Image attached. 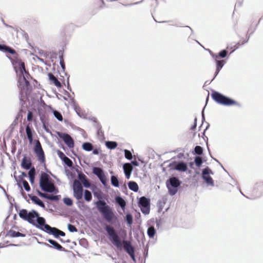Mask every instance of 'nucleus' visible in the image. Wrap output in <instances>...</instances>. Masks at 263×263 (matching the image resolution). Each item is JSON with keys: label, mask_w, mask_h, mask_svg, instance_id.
<instances>
[{"label": "nucleus", "mask_w": 263, "mask_h": 263, "mask_svg": "<svg viewBox=\"0 0 263 263\" xmlns=\"http://www.w3.org/2000/svg\"><path fill=\"white\" fill-rule=\"evenodd\" d=\"M34 152L36 154L38 160L41 162H44L45 161L44 152L42 149L40 142L38 140L36 141L34 145Z\"/></svg>", "instance_id": "12"}, {"label": "nucleus", "mask_w": 263, "mask_h": 263, "mask_svg": "<svg viewBox=\"0 0 263 263\" xmlns=\"http://www.w3.org/2000/svg\"><path fill=\"white\" fill-rule=\"evenodd\" d=\"M171 168L179 171L185 172L187 170V165L186 163L183 161H174L169 164Z\"/></svg>", "instance_id": "14"}, {"label": "nucleus", "mask_w": 263, "mask_h": 263, "mask_svg": "<svg viewBox=\"0 0 263 263\" xmlns=\"http://www.w3.org/2000/svg\"><path fill=\"white\" fill-rule=\"evenodd\" d=\"M84 199L87 202L90 201L92 199V195L89 191L87 190H85Z\"/></svg>", "instance_id": "32"}, {"label": "nucleus", "mask_w": 263, "mask_h": 263, "mask_svg": "<svg viewBox=\"0 0 263 263\" xmlns=\"http://www.w3.org/2000/svg\"><path fill=\"white\" fill-rule=\"evenodd\" d=\"M256 185L257 189H258V188H261L263 190V182H258L256 184Z\"/></svg>", "instance_id": "52"}, {"label": "nucleus", "mask_w": 263, "mask_h": 263, "mask_svg": "<svg viewBox=\"0 0 263 263\" xmlns=\"http://www.w3.org/2000/svg\"><path fill=\"white\" fill-rule=\"evenodd\" d=\"M42 124H43V128L44 129V130L47 132V133H49V129H48V127L46 125V124H47V122H42Z\"/></svg>", "instance_id": "49"}, {"label": "nucleus", "mask_w": 263, "mask_h": 263, "mask_svg": "<svg viewBox=\"0 0 263 263\" xmlns=\"http://www.w3.org/2000/svg\"><path fill=\"white\" fill-rule=\"evenodd\" d=\"M47 240L51 245V247H53L54 249L60 251L64 250V248H63L62 246L60 245L57 241L51 239H49Z\"/></svg>", "instance_id": "21"}, {"label": "nucleus", "mask_w": 263, "mask_h": 263, "mask_svg": "<svg viewBox=\"0 0 263 263\" xmlns=\"http://www.w3.org/2000/svg\"><path fill=\"white\" fill-rule=\"evenodd\" d=\"M60 195H53L52 194H47V199L51 201H58L60 200Z\"/></svg>", "instance_id": "31"}, {"label": "nucleus", "mask_w": 263, "mask_h": 263, "mask_svg": "<svg viewBox=\"0 0 263 263\" xmlns=\"http://www.w3.org/2000/svg\"><path fill=\"white\" fill-rule=\"evenodd\" d=\"M7 57L11 60L15 72H17V69L20 70L21 76L18 79V83L21 85L22 81L28 80L30 77L29 72L26 70L25 63L17 58L12 59L10 57Z\"/></svg>", "instance_id": "5"}, {"label": "nucleus", "mask_w": 263, "mask_h": 263, "mask_svg": "<svg viewBox=\"0 0 263 263\" xmlns=\"http://www.w3.org/2000/svg\"><path fill=\"white\" fill-rule=\"evenodd\" d=\"M59 236H65V232H63L62 231L60 230V231L59 232Z\"/></svg>", "instance_id": "60"}, {"label": "nucleus", "mask_w": 263, "mask_h": 263, "mask_svg": "<svg viewBox=\"0 0 263 263\" xmlns=\"http://www.w3.org/2000/svg\"><path fill=\"white\" fill-rule=\"evenodd\" d=\"M105 145L108 148L114 149L117 147L118 144L115 141H108L106 142Z\"/></svg>", "instance_id": "29"}, {"label": "nucleus", "mask_w": 263, "mask_h": 263, "mask_svg": "<svg viewBox=\"0 0 263 263\" xmlns=\"http://www.w3.org/2000/svg\"><path fill=\"white\" fill-rule=\"evenodd\" d=\"M210 174H213V172L209 167H206L203 169L202 171V178L205 182L211 186L214 185V183L213 179L210 177Z\"/></svg>", "instance_id": "10"}, {"label": "nucleus", "mask_w": 263, "mask_h": 263, "mask_svg": "<svg viewBox=\"0 0 263 263\" xmlns=\"http://www.w3.org/2000/svg\"><path fill=\"white\" fill-rule=\"evenodd\" d=\"M39 185L41 190L45 192L54 194L59 193V190L55 185L53 180L44 172L41 173Z\"/></svg>", "instance_id": "4"}, {"label": "nucleus", "mask_w": 263, "mask_h": 263, "mask_svg": "<svg viewBox=\"0 0 263 263\" xmlns=\"http://www.w3.org/2000/svg\"><path fill=\"white\" fill-rule=\"evenodd\" d=\"M125 220L128 225L130 226L133 222V217L132 214L127 213L125 216Z\"/></svg>", "instance_id": "33"}, {"label": "nucleus", "mask_w": 263, "mask_h": 263, "mask_svg": "<svg viewBox=\"0 0 263 263\" xmlns=\"http://www.w3.org/2000/svg\"><path fill=\"white\" fill-rule=\"evenodd\" d=\"M57 154L59 157L61 159L62 161H63L65 158H66V156L60 150L57 151Z\"/></svg>", "instance_id": "43"}, {"label": "nucleus", "mask_w": 263, "mask_h": 263, "mask_svg": "<svg viewBox=\"0 0 263 263\" xmlns=\"http://www.w3.org/2000/svg\"><path fill=\"white\" fill-rule=\"evenodd\" d=\"M197 118H195L194 119V123L193 124V125L191 127V129L193 130H195L196 128V126H197Z\"/></svg>", "instance_id": "51"}, {"label": "nucleus", "mask_w": 263, "mask_h": 263, "mask_svg": "<svg viewBox=\"0 0 263 263\" xmlns=\"http://www.w3.org/2000/svg\"><path fill=\"white\" fill-rule=\"evenodd\" d=\"M71 169H74L76 172H77L78 173V175L79 174H83V173H82L81 171H80V170H81V168L78 166V165H77V167H73V168H71Z\"/></svg>", "instance_id": "50"}, {"label": "nucleus", "mask_w": 263, "mask_h": 263, "mask_svg": "<svg viewBox=\"0 0 263 263\" xmlns=\"http://www.w3.org/2000/svg\"><path fill=\"white\" fill-rule=\"evenodd\" d=\"M28 196L34 204L38 205L43 209L45 208V205L44 202L37 196L32 194H28Z\"/></svg>", "instance_id": "19"}, {"label": "nucleus", "mask_w": 263, "mask_h": 263, "mask_svg": "<svg viewBox=\"0 0 263 263\" xmlns=\"http://www.w3.org/2000/svg\"><path fill=\"white\" fill-rule=\"evenodd\" d=\"M116 203L121 208L122 210H124L126 206V202L124 199L121 196H117L115 198Z\"/></svg>", "instance_id": "23"}, {"label": "nucleus", "mask_w": 263, "mask_h": 263, "mask_svg": "<svg viewBox=\"0 0 263 263\" xmlns=\"http://www.w3.org/2000/svg\"><path fill=\"white\" fill-rule=\"evenodd\" d=\"M130 256V257H131L132 259L134 261V262H136V258H135V253H133V254H132L130 255H129Z\"/></svg>", "instance_id": "55"}, {"label": "nucleus", "mask_w": 263, "mask_h": 263, "mask_svg": "<svg viewBox=\"0 0 263 263\" xmlns=\"http://www.w3.org/2000/svg\"><path fill=\"white\" fill-rule=\"evenodd\" d=\"M124 152L125 158L129 160H131L133 158V155L130 151L127 149H124Z\"/></svg>", "instance_id": "37"}, {"label": "nucleus", "mask_w": 263, "mask_h": 263, "mask_svg": "<svg viewBox=\"0 0 263 263\" xmlns=\"http://www.w3.org/2000/svg\"><path fill=\"white\" fill-rule=\"evenodd\" d=\"M26 132L27 138L29 141L30 144H31L33 141V133L32 129L28 126L26 128Z\"/></svg>", "instance_id": "25"}, {"label": "nucleus", "mask_w": 263, "mask_h": 263, "mask_svg": "<svg viewBox=\"0 0 263 263\" xmlns=\"http://www.w3.org/2000/svg\"><path fill=\"white\" fill-rule=\"evenodd\" d=\"M33 118V114L32 111H28L27 119L28 121H32Z\"/></svg>", "instance_id": "44"}, {"label": "nucleus", "mask_w": 263, "mask_h": 263, "mask_svg": "<svg viewBox=\"0 0 263 263\" xmlns=\"http://www.w3.org/2000/svg\"><path fill=\"white\" fill-rule=\"evenodd\" d=\"M63 202L67 206H71L73 204L72 200L69 197H65L63 198Z\"/></svg>", "instance_id": "38"}, {"label": "nucleus", "mask_w": 263, "mask_h": 263, "mask_svg": "<svg viewBox=\"0 0 263 263\" xmlns=\"http://www.w3.org/2000/svg\"><path fill=\"white\" fill-rule=\"evenodd\" d=\"M67 166H68L70 168H73V166H72V164H73V163H72V160L69 159L68 157H66V158H65L64 159V160H63V161H62Z\"/></svg>", "instance_id": "34"}, {"label": "nucleus", "mask_w": 263, "mask_h": 263, "mask_svg": "<svg viewBox=\"0 0 263 263\" xmlns=\"http://www.w3.org/2000/svg\"><path fill=\"white\" fill-rule=\"evenodd\" d=\"M73 196L78 200L81 199L83 197V189L81 183L77 180L73 182Z\"/></svg>", "instance_id": "9"}, {"label": "nucleus", "mask_w": 263, "mask_h": 263, "mask_svg": "<svg viewBox=\"0 0 263 263\" xmlns=\"http://www.w3.org/2000/svg\"><path fill=\"white\" fill-rule=\"evenodd\" d=\"M58 137L62 139L67 146L71 148L74 147V141L70 136L66 133L57 132Z\"/></svg>", "instance_id": "11"}, {"label": "nucleus", "mask_w": 263, "mask_h": 263, "mask_svg": "<svg viewBox=\"0 0 263 263\" xmlns=\"http://www.w3.org/2000/svg\"><path fill=\"white\" fill-rule=\"evenodd\" d=\"M105 230L108 236L109 240L118 249L121 250L123 248L128 255L135 253V249L130 241L125 240L126 234L124 231H123L124 236L123 237V240H122L118 232L110 225L106 224L105 227Z\"/></svg>", "instance_id": "2"}, {"label": "nucleus", "mask_w": 263, "mask_h": 263, "mask_svg": "<svg viewBox=\"0 0 263 263\" xmlns=\"http://www.w3.org/2000/svg\"><path fill=\"white\" fill-rule=\"evenodd\" d=\"M111 184L112 186L118 187L119 186V181L118 177L116 176L112 175L110 178Z\"/></svg>", "instance_id": "27"}, {"label": "nucleus", "mask_w": 263, "mask_h": 263, "mask_svg": "<svg viewBox=\"0 0 263 263\" xmlns=\"http://www.w3.org/2000/svg\"><path fill=\"white\" fill-rule=\"evenodd\" d=\"M227 54H228V51L226 49H223L222 50H221L219 53H218V54L217 55L218 56V58H224L227 57Z\"/></svg>", "instance_id": "39"}, {"label": "nucleus", "mask_w": 263, "mask_h": 263, "mask_svg": "<svg viewBox=\"0 0 263 263\" xmlns=\"http://www.w3.org/2000/svg\"><path fill=\"white\" fill-rule=\"evenodd\" d=\"M156 233V230L153 226H149L147 231V234L150 238H154Z\"/></svg>", "instance_id": "26"}, {"label": "nucleus", "mask_w": 263, "mask_h": 263, "mask_svg": "<svg viewBox=\"0 0 263 263\" xmlns=\"http://www.w3.org/2000/svg\"><path fill=\"white\" fill-rule=\"evenodd\" d=\"M35 173L36 171L34 167H30L28 172L29 177H35Z\"/></svg>", "instance_id": "40"}, {"label": "nucleus", "mask_w": 263, "mask_h": 263, "mask_svg": "<svg viewBox=\"0 0 263 263\" xmlns=\"http://www.w3.org/2000/svg\"><path fill=\"white\" fill-rule=\"evenodd\" d=\"M208 51L210 54V55L212 56V57L215 60V61L216 62V71L215 73V76L212 79V81H213L216 77L217 76V74L219 73L220 70L223 67V66L224 65L225 62L224 60H218V56L217 54L214 53L210 49H208Z\"/></svg>", "instance_id": "13"}, {"label": "nucleus", "mask_w": 263, "mask_h": 263, "mask_svg": "<svg viewBox=\"0 0 263 263\" xmlns=\"http://www.w3.org/2000/svg\"><path fill=\"white\" fill-rule=\"evenodd\" d=\"M201 115H202V121L203 122L205 120V117H204V109H203V110L202 111Z\"/></svg>", "instance_id": "62"}, {"label": "nucleus", "mask_w": 263, "mask_h": 263, "mask_svg": "<svg viewBox=\"0 0 263 263\" xmlns=\"http://www.w3.org/2000/svg\"><path fill=\"white\" fill-rule=\"evenodd\" d=\"M142 1H139V2H135V3H131V4H127V5H125L124 6H132V5H137V4H139L141 3H142Z\"/></svg>", "instance_id": "53"}, {"label": "nucleus", "mask_w": 263, "mask_h": 263, "mask_svg": "<svg viewBox=\"0 0 263 263\" xmlns=\"http://www.w3.org/2000/svg\"><path fill=\"white\" fill-rule=\"evenodd\" d=\"M24 82L25 83V87H26L27 90L29 89V87H30V83L28 80L22 81V83Z\"/></svg>", "instance_id": "47"}, {"label": "nucleus", "mask_w": 263, "mask_h": 263, "mask_svg": "<svg viewBox=\"0 0 263 263\" xmlns=\"http://www.w3.org/2000/svg\"><path fill=\"white\" fill-rule=\"evenodd\" d=\"M40 244H42V245H44L46 247H47L48 248H51V246L47 243H46V242H40Z\"/></svg>", "instance_id": "58"}, {"label": "nucleus", "mask_w": 263, "mask_h": 263, "mask_svg": "<svg viewBox=\"0 0 263 263\" xmlns=\"http://www.w3.org/2000/svg\"><path fill=\"white\" fill-rule=\"evenodd\" d=\"M132 163L134 166H137L139 165V163L136 160L133 161Z\"/></svg>", "instance_id": "61"}, {"label": "nucleus", "mask_w": 263, "mask_h": 263, "mask_svg": "<svg viewBox=\"0 0 263 263\" xmlns=\"http://www.w3.org/2000/svg\"><path fill=\"white\" fill-rule=\"evenodd\" d=\"M92 154L93 155H98L99 154V152H100V150L99 149H92Z\"/></svg>", "instance_id": "54"}, {"label": "nucleus", "mask_w": 263, "mask_h": 263, "mask_svg": "<svg viewBox=\"0 0 263 263\" xmlns=\"http://www.w3.org/2000/svg\"><path fill=\"white\" fill-rule=\"evenodd\" d=\"M49 79L50 81H51L55 86H56L58 88H60L62 87V84L58 80V79L54 76L52 73H48Z\"/></svg>", "instance_id": "20"}, {"label": "nucleus", "mask_w": 263, "mask_h": 263, "mask_svg": "<svg viewBox=\"0 0 263 263\" xmlns=\"http://www.w3.org/2000/svg\"><path fill=\"white\" fill-rule=\"evenodd\" d=\"M29 181L30 182V183L32 185L33 184L34 182V179L35 177H29Z\"/></svg>", "instance_id": "57"}, {"label": "nucleus", "mask_w": 263, "mask_h": 263, "mask_svg": "<svg viewBox=\"0 0 263 263\" xmlns=\"http://www.w3.org/2000/svg\"><path fill=\"white\" fill-rule=\"evenodd\" d=\"M128 186L130 190L135 192H137L139 190L138 184L134 181H129L128 182Z\"/></svg>", "instance_id": "24"}, {"label": "nucleus", "mask_w": 263, "mask_h": 263, "mask_svg": "<svg viewBox=\"0 0 263 263\" xmlns=\"http://www.w3.org/2000/svg\"><path fill=\"white\" fill-rule=\"evenodd\" d=\"M45 113V111L42 109V108H39L37 111V115L40 117H41L42 115H43Z\"/></svg>", "instance_id": "46"}, {"label": "nucleus", "mask_w": 263, "mask_h": 263, "mask_svg": "<svg viewBox=\"0 0 263 263\" xmlns=\"http://www.w3.org/2000/svg\"><path fill=\"white\" fill-rule=\"evenodd\" d=\"M18 215L21 218L27 221L39 229L53 235L56 238H59V232L60 230L55 227H51L49 224H46L45 219L41 217L36 211L32 210L30 212H28L26 209H22L20 211Z\"/></svg>", "instance_id": "1"}, {"label": "nucleus", "mask_w": 263, "mask_h": 263, "mask_svg": "<svg viewBox=\"0 0 263 263\" xmlns=\"http://www.w3.org/2000/svg\"><path fill=\"white\" fill-rule=\"evenodd\" d=\"M95 197L99 199V200L95 202V204L98 210L101 213L103 218L109 223L115 224L118 220V218L114 213V212L107 203L102 200V195L101 191L93 192Z\"/></svg>", "instance_id": "3"}, {"label": "nucleus", "mask_w": 263, "mask_h": 263, "mask_svg": "<svg viewBox=\"0 0 263 263\" xmlns=\"http://www.w3.org/2000/svg\"><path fill=\"white\" fill-rule=\"evenodd\" d=\"M22 183H23V186L24 187V189L27 191V192H29L30 191V187L29 185V183H28V182L25 180H22Z\"/></svg>", "instance_id": "41"}, {"label": "nucleus", "mask_w": 263, "mask_h": 263, "mask_svg": "<svg viewBox=\"0 0 263 263\" xmlns=\"http://www.w3.org/2000/svg\"><path fill=\"white\" fill-rule=\"evenodd\" d=\"M150 204V199L145 196H142L139 199L138 206L140 208L142 213L145 215L149 213Z\"/></svg>", "instance_id": "8"}, {"label": "nucleus", "mask_w": 263, "mask_h": 263, "mask_svg": "<svg viewBox=\"0 0 263 263\" xmlns=\"http://www.w3.org/2000/svg\"><path fill=\"white\" fill-rule=\"evenodd\" d=\"M65 171L67 175H70L71 176L73 177V174L71 172H70L68 170H66Z\"/></svg>", "instance_id": "59"}, {"label": "nucleus", "mask_w": 263, "mask_h": 263, "mask_svg": "<svg viewBox=\"0 0 263 263\" xmlns=\"http://www.w3.org/2000/svg\"><path fill=\"white\" fill-rule=\"evenodd\" d=\"M40 197H41L42 198H44L46 199L47 197V194L42 193V195H41V196Z\"/></svg>", "instance_id": "63"}, {"label": "nucleus", "mask_w": 263, "mask_h": 263, "mask_svg": "<svg viewBox=\"0 0 263 263\" xmlns=\"http://www.w3.org/2000/svg\"><path fill=\"white\" fill-rule=\"evenodd\" d=\"M60 64L61 67L62 68V69L63 70H65V65L64 60H63V58L62 57H60Z\"/></svg>", "instance_id": "45"}, {"label": "nucleus", "mask_w": 263, "mask_h": 263, "mask_svg": "<svg viewBox=\"0 0 263 263\" xmlns=\"http://www.w3.org/2000/svg\"><path fill=\"white\" fill-rule=\"evenodd\" d=\"M78 178L81 182L85 187L89 188L90 187L91 184L89 182V180L88 179L85 174L83 173L79 174L78 175Z\"/></svg>", "instance_id": "17"}, {"label": "nucleus", "mask_w": 263, "mask_h": 263, "mask_svg": "<svg viewBox=\"0 0 263 263\" xmlns=\"http://www.w3.org/2000/svg\"><path fill=\"white\" fill-rule=\"evenodd\" d=\"M69 232H76L78 231L76 227L71 224H68L67 226Z\"/></svg>", "instance_id": "42"}, {"label": "nucleus", "mask_w": 263, "mask_h": 263, "mask_svg": "<svg viewBox=\"0 0 263 263\" xmlns=\"http://www.w3.org/2000/svg\"><path fill=\"white\" fill-rule=\"evenodd\" d=\"M130 256V257H131L132 259L134 261V262H136V258H135V253H133V254H132L130 255H129Z\"/></svg>", "instance_id": "56"}, {"label": "nucleus", "mask_w": 263, "mask_h": 263, "mask_svg": "<svg viewBox=\"0 0 263 263\" xmlns=\"http://www.w3.org/2000/svg\"><path fill=\"white\" fill-rule=\"evenodd\" d=\"M92 173L98 177L104 185H106L107 180L102 168L99 167H93L92 168Z\"/></svg>", "instance_id": "15"}, {"label": "nucleus", "mask_w": 263, "mask_h": 263, "mask_svg": "<svg viewBox=\"0 0 263 263\" xmlns=\"http://www.w3.org/2000/svg\"><path fill=\"white\" fill-rule=\"evenodd\" d=\"M32 162L31 159L27 157L26 155L24 156L21 162V167L24 169L28 170L31 167Z\"/></svg>", "instance_id": "16"}, {"label": "nucleus", "mask_w": 263, "mask_h": 263, "mask_svg": "<svg viewBox=\"0 0 263 263\" xmlns=\"http://www.w3.org/2000/svg\"><path fill=\"white\" fill-rule=\"evenodd\" d=\"M7 235L13 238L18 237H24L26 236V235L25 234H23L19 232H16L12 230H9L8 232Z\"/></svg>", "instance_id": "22"}, {"label": "nucleus", "mask_w": 263, "mask_h": 263, "mask_svg": "<svg viewBox=\"0 0 263 263\" xmlns=\"http://www.w3.org/2000/svg\"><path fill=\"white\" fill-rule=\"evenodd\" d=\"M211 97L219 104L228 106L232 105L240 106V104L238 102L218 91H214L211 94Z\"/></svg>", "instance_id": "6"}, {"label": "nucleus", "mask_w": 263, "mask_h": 263, "mask_svg": "<svg viewBox=\"0 0 263 263\" xmlns=\"http://www.w3.org/2000/svg\"><path fill=\"white\" fill-rule=\"evenodd\" d=\"M125 175L126 178L128 179L130 176V173H128L125 171Z\"/></svg>", "instance_id": "64"}, {"label": "nucleus", "mask_w": 263, "mask_h": 263, "mask_svg": "<svg viewBox=\"0 0 263 263\" xmlns=\"http://www.w3.org/2000/svg\"><path fill=\"white\" fill-rule=\"evenodd\" d=\"M0 51L4 52H8L11 54L15 55V58H16L17 53L15 50L5 44H0Z\"/></svg>", "instance_id": "18"}, {"label": "nucleus", "mask_w": 263, "mask_h": 263, "mask_svg": "<svg viewBox=\"0 0 263 263\" xmlns=\"http://www.w3.org/2000/svg\"><path fill=\"white\" fill-rule=\"evenodd\" d=\"M193 153L194 155H201L203 153V148L200 146L197 145L195 147Z\"/></svg>", "instance_id": "30"}, {"label": "nucleus", "mask_w": 263, "mask_h": 263, "mask_svg": "<svg viewBox=\"0 0 263 263\" xmlns=\"http://www.w3.org/2000/svg\"><path fill=\"white\" fill-rule=\"evenodd\" d=\"M82 148L87 152H90L93 149V145L91 143L86 142L82 144Z\"/></svg>", "instance_id": "28"}, {"label": "nucleus", "mask_w": 263, "mask_h": 263, "mask_svg": "<svg viewBox=\"0 0 263 263\" xmlns=\"http://www.w3.org/2000/svg\"><path fill=\"white\" fill-rule=\"evenodd\" d=\"M53 115L54 116V117L58 119L59 121H62L63 120V116L62 115V114L59 111H57V110H54L53 111Z\"/></svg>", "instance_id": "36"}, {"label": "nucleus", "mask_w": 263, "mask_h": 263, "mask_svg": "<svg viewBox=\"0 0 263 263\" xmlns=\"http://www.w3.org/2000/svg\"><path fill=\"white\" fill-rule=\"evenodd\" d=\"M194 162H195L196 165L198 167H199L201 165V164L203 162L202 159L201 157L196 156L195 158Z\"/></svg>", "instance_id": "35"}, {"label": "nucleus", "mask_w": 263, "mask_h": 263, "mask_svg": "<svg viewBox=\"0 0 263 263\" xmlns=\"http://www.w3.org/2000/svg\"><path fill=\"white\" fill-rule=\"evenodd\" d=\"M181 183V181L176 177H172L167 179L166 185L169 194L172 196L175 195L178 192Z\"/></svg>", "instance_id": "7"}, {"label": "nucleus", "mask_w": 263, "mask_h": 263, "mask_svg": "<svg viewBox=\"0 0 263 263\" xmlns=\"http://www.w3.org/2000/svg\"><path fill=\"white\" fill-rule=\"evenodd\" d=\"M40 119L42 123L47 122L46 116L45 113L43 115H42L41 117H40Z\"/></svg>", "instance_id": "48"}]
</instances>
